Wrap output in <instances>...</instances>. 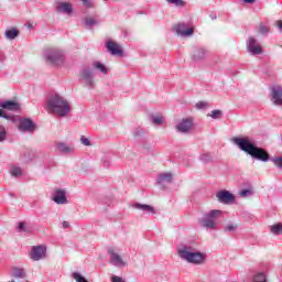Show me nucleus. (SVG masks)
Segmentation results:
<instances>
[{
	"instance_id": "nucleus-1",
	"label": "nucleus",
	"mask_w": 282,
	"mask_h": 282,
	"mask_svg": "<svg viewBox=\"0 0 282 282\" xmlns=\"http://www.w3.org/2000/svg\"><path fill=\"white\" fill-rule=\"evenodd\" d=\"M232 142L238 147V149H240V151H243V153H247L253 160H258L259 162H270V154L268 151L263 148L257 147V144L250 141L248 137H236L232 139Z\"/></svg>"
},
{
	"instance_id": "nucleus-2",
	"label": "nucleus",
	"mask_w": 282,
	"mask_h": 282,
	"mask_svg": "<svg viewBox=\"0 0 282 282\" xmlns=\"http://www.w3.org/2000/svg\"><path fill=\"white\" fill-rule=\"evenodd\" d=\"M46 109L48 113H54L59 118H67L72 111V106H69L67 98L58 93H53L46 98Z\"/></svg>"
},
{
	"instance_id": "nucleus-3",
	"label": "nucleus",
	"mask_w": 282,
	"mask_h": 282,
	"mask_svg": "<svg viewBox=\"0 0 282 282\" xmlns=\"http://www.w3.org/2000/svg\"><path fill=\"white\" fill-rule=\"evenodd\" d=\"M176 250L180 259L192 265H202L206 262V253L197 251L193 245L181 243Z\"/></svg>"
},
{
	"instance_id": "nucleus-4",
	"label": "nucleus",
	"mask_w": 282,
	"mask_h": 282,
	"mask_svg": "<svg viewBox=\"0 0 282 282\" xmlns=\"http://www.w3.org/2000/svg\"><path fill=\"white\" fill-rule=\"evenodd\" d=\"M43 56L45 63L53 67H61L65 63V51L59 48H46Z\"/></svg>"
},
{
	"instance_id": "nucleus-5",
	"label": "nucleus",
	"mask_w": 282,
	"mask_h": 282,
	"mask_svg": "<svg viewBox=\"0 0 282 282\" xmlns=\"http://www.w3.org/2000/svg\"><path fill=\"white\" fill-rule=\"evenodd\" d=\"M221 215V210L213 209L208 213H205L203 217L198 220L199 226L202 228H206L207 230H216L217 229V219Z\"/></svg>"
},
{
	"instance_id": "nucleus-6",
	"label": "nucleus",
	"mask_w": 282,
	"mask_h": 282,
	"mask_svg": "<svg viewBox=\"0 0 282 282\" xmlns=\"http://www.w3.org/2000/svg\"><path fill=\"white\" fill-rule=\"evenodd\" d=\"M79 80L88 89H94L96 87V75L94 69L90 67H83L79 72Z\"/></svg>"
},
{
	"instance_id": "nucleus-7",
	"label": "nucleus",
	"mask_w": 282,
	"mask_h": 282,
	"mask_svg": "<svg viewBox=\"0 0 282 282\" xmlns=\"http://www.w3.org/2000/svg\"><path fill=\"white\" fill-rule=\"evenodd\" d=\"M247 52L250 56H261L263 54V46H261L257 37L250 36L247 40Z\"/></svg>"
},
{
	"instance_id": "nucleus-8",
	"label": "nucleus",
	"mask_w": 282,
	"mask_h": 282,
	"mask_svg": "<svg viewBox=\"0 0 282 282\" xmlns=\"http://www.w3.org/2000/svg\"><path fill=\"white\" fill-rule=\"evenodd\" d=\"M210 52L208 48L204 46H195L192 50L191 58L193 63H202V61H206L207 56H209Z\"/></svg>"
},
{
	"instance_id": "nucleus-9",
	"label": "nucleus",
	"mask_w": 282,
	"mask_h": 282,
	"mask_svg": "<svg viewBox=\"0 0 282 282\" xmlns=\"http://www.w3.org/2000/svg\"><path fill=\"white\" fill-rule=\"evenodd\" d=\"M46 252L47 247H45V245L33 246L29 257L32 261H41V259H45Z\"/></svg>"
},
{
	"instance_id": "nucleus-10",
	"label": "nucleus",
	"mask_w": 282,
	"mask_h": 282,
	"mask_svg": "<svg viewBox=\"0 0 282 282\" xmlns=\"http://www.w3.org/2000/svg\"><path fill=\"white\" fill-rule=\"evenodd\" d=\"M216 197L219 202V204H226L228 206L235 204V200L237 199L232 193H230L228 189H223L216 194Z\"/></svg>"
},
{
	"instance_id": "nucleus-11",
	"label": "nucleus",
	"mask_w": 282,
	"mask_h": 282,
	"mask_svg": "<svg viewBox=\"0 0 282 282\" xmlns=\"http://www.w3.org/2000/svg\"><path fill=\"white\" fill-rule=\"evenodd\" d=\"M18 129L22 133H32V131L36 129V124H34V121H32V119L20 118Z\"/></svg>"
},
{
	"instance_id": "nucleus-12",
	"label": "nucleus",
	"mask_w": 282,
	"mask_h": 282,
	"mask_svg": "<svg viewBox=\"0 0 282 282\" xmlns=\"http://www.w3.org/2000/svg\"><path fill=\"white\" fill-rule=\"evenodd\" d=\"M52 202L55 204H58L59 206H63L65 204H68L67 200V192L65 189H55L51 195Z\"/></svg>"
},
{
	"instance_id": "nucleus-13",
	"label": "nucleus",
	"mask_w": 282,
	"mask_h": 282,
	"mask_svg": "<svg viewBox=\"0 0 282 282\" xmlns=\"http://www.w3.org/2000/svg\"><path fill=\"white\" fill-rule=\"evenodd\" d=\"M176 34L178 36H183L184 39H188V36H193L195 33V29L189 28L188 24L181 22L175 26Z\"/></svg>"
},
{
	"instance_id": "nucleus-14",
	"label": "nucleus",
	"mask_w": 282,
	"mask_h": 282,
	"mask_svg": "<svg viewBox=\"0 0 282 282\" xmlns=\"http://www.w3.org/2000/svg\"><path fill=\"white\" fill-rule=\"evenodd\" d=\"M175 129L178 133H191V129H193V119L192 118L183 119L175 126Z\"/></svg>"
},
{
	"instance_id": "nucleus-15",
	"label": "nucleus",
	"mask_w": 282,
	"mask_h": 282,
	"mask_svg": "<svg viewBox=\"0 0 282 282\" xmlns=\"http://www.w3.org/2000/svg\"><path fill=\"white\" fill-rule=\"evenodd\" d=\"M108 254H110L109 263L115 265V268H124V265H127V262L122 260V256H120V253H116L113 249L108 250Z\"/></svg>"
},
{
	"instance_id": "nucleus-16",
	"label": "nucleus",
	"mask_w": 282,
	"mask_h": 282,
	"mask_svg": "<svg viewBox=\"0 0 282 282\" xmlns=\"http://www.w3.org/2000/svg\"><path fill=\"white\" fill-rule=\"evenodd\" d=\"M271 102H273L276 107H282V87L273 86L271 88Z\"/></svg>"
},
{
	"instance_id": "nucleus-17",
	"label": "nucleus",
	"mask_w": 282,
	"mask_h": 282,
	"mask_svg": "<svg viewBox=\"0 0 282 282\" xmlns=\"http://www.w3.org/2000/svg\"><path fill=\"white\" fill-rule=\"evenodd\" d=\"M171 182H173V174L170 172L161 173L156 177V184L162 189L166 188V184H171Z\"/></svg>"
},
{
	"instance_id": "nucleus-18",
	"label": "nucleus",
	"mask_w": 282,
	"mask_h": 282,
	"mask_svg": "<svg viewBox=\"0 0 282 282\" xmlns=\"http://www.w3.org/2000/svg\"><path fill=\"white\" fill-rule=\"evenodd\" d=\"M56 151H58V153H62L63 155H72V153L76 151V148H74L73 144L58 142L56 143Z\"/></svg>"
},
{
	"instance_id": "nucleus-19",
	"label": "nucleus",
	"mask_w": 282,
	"mask_h": 282,
	"mask_svg": "<svg viewBox=\"0 0 282 282\" xmlns=\"http://www.w3.org/2000/svg\"><path fill=\"white\" fill-rule=\"evenodd\" d=\"M0 109H4L6 111H19L21 105L14 100H2L0 101Z\"/></svg>"
},
{
	"instance_id": "nucleus-20",
	"label": "nucleus",
	"mask_w": 282,
	"mask_h": 282,
	"mask_svg": "<svg viewBox=\"0 0 282 282\" xmlns=\"http://www.w3.org/2000/svg\"><path fill=\"white\" fill-rule=\"evenodd\" d=\"M106 48L109 53H111L112 56H122L123 54L122 48L113 41H107Z\"/></svg>"
},
{
	"instance_id": "nucleus-21",
	"label": "nucleus",
	"mask_w": 282,
	"mask_h": 282,
	"mask_svg": "<svg viewBox=\"0 0 282 282\" xmlns=\"http://www.w3.org/2000/svg\"><path fill=\"white\" fill-rule=\"evenodd\" d=\"M132 208L135 210H141V213H147V215H155V213H158L155 207L148 204L134 203L132 204Z\"/></svg>"
},
{
	"instance_id": "nucleus-22",
	"label": "nucleus",
	"mask_w": 282,
	"mask_h": 282,
	"mask_svg": "<svg viewBox=\"0 0 282 282\" xmlns=\"http://www.w3.org/2000/svg\"><path fill=\"white\" fill-rule=\"evenodd\" d=\"M11 276L15 279V281H25V279H28V272H25L23 268L14 267Z\"/></svg>"
},
{
	"instance_id": "nucleus-23",
	"label": "nucleus",
	"mask_w": 282,
	"mask_h": 282,
	"mask_svg": "<svg viewBox=\"0 0 282 282\" xmlns=\"http://www.w3.org/2000/svg\"><path fill=\"white\" fill-rule=\"evenodd\" d=\"M55 8L58 13L63 14H72L74 12V7L68 2H57Z\"/></svg>"
},
{
	"instance_id": "nucleus-24",
	"label": "nucleus",
	"mask_w": 282,
	"mask_h": 282,
	"mask_svg": "<svg viewBox=\"0 0 282 282\" xmlns=\"http://www.w3.org/2000/svg\"><path fill=\"white\" fill-rule=\"evenodd\" d=\"M4 36L9 41H14V39H17V36H19V30H17V29H9V30H7L4 32Z\"/></svg>"
},
{
	"instance_id": "nucleus-25",
	"label": "nucleus",
	"mask_w": 282,
	"mask_h": 282,
	"mask_svg": "<svg viewBox=\"0 0 282 282\" xmlns=\"http://www.w3.org/2000/svg\"><path fill=\"white\" fill-rule=\"evenodd\" d=\"M93 69H98L101 74H105V75L109 73V69H107V66H105V64L100 62H94Z\"/></svg>"
},
{
	"instance_id": "nucleus-26",
	"label": "nucleus",
	"mask_w": 282,
	"mask_h": 282,
	"mask_svg": "<svg viewBox=\"0 0 282 282\" xmlns=\"http://www.w3.org/2000/svg\"><path fill=\"white\" fill-rule=\"evenodd\" d=\"M10 173L12 177H21V175H23V170L20 166L12 165Z\"/></svg>"
},
{
	"instance_id": "nucleus-27",
	"label": "nucleus",
	"mask_w": 282,
	"mask_h": 282,
	"mask_svg": "<svg viewBox=\"0 0 282 282\" xmlns=\"http://www.w3.org/2000/svg\"><path fill=\"white\" fill-rule=\"evenodd\" d=\"M96 23H98L96 21V19H94V18H85V20H84V28H86V30H91V28H94V25H96Z\"/></svg>"
},
{
	"instance_id": "nucleus-28",
	"label": "nucleus",
	"mask_w": 282,
	"mask_h": 282,
	"mask_svg": "<svg viewBox=\"0 0 282 282\" xmlns=\"http://www.w3.org/2000/svg\"><path fill=\"white\" fill-rule=\"evenodd\" d=\"M18 231L19 232H32V227H30V225L21 221L18 224Z\"/></svg>"
},
{
	"instance_id": "nucleus-29",
	"label": "nucleus",
	"mask_w": 282,
	"mask_h": 282,
	"mask_svg": "<svg viewBox=\"0 0 282 282\" xmlns=\"http://www.w3.org/2000/svg\"><path fill=\"white\" fill-rule=\"evenodd\" d=\"M213 160V154L210 152H206L200 154L199 161L203 162V164H208Z\"/></svg>"
},
{
	"instance_id": "nucleus-30",
	"label": "nucleus",
	"mask_w": 282,
	"mask_h": 282,
	"mask_svg": "<svg viewBox=\"0 0 282 282\" xmlns=\"http://www.w3.org/2000/svg\"><path fill=\"white\" fill-rule=\"evenodd\" d=\"M253 282H268L265 273L263 272H257L253 275Z\"/></svg>"
},
{
	"instance_id": "nucleus-31",
	"label": "nucleus",
	"mask_w": 282,
	"mask_h": 282,
	"mask_svg": "<svg viewBox=\"0 0 282 282\" xmlns=\"http://www.w3.org/2000/svg\"><path fill=\"white\" fill-rule=\"evenodd\" d=\"M166 3H170L171 6H175L176 8H184L186 6V2L184 0H165Z\"/></svg>"
},
{
	"instance_id": "nucleus-32",
	"label": "nucleus",
	"mask_w": 282,
	"mask_h": 282,
	"mask_svg": "<svg viewBox=\"0 0 282 282\" xmlns=\"http://www.w3.org/2000/svg\"><path fill=\"white\" fill-rule=\"evenodd\" d=\"M0 118H4V120H11L12 122H15L17 118L14 116L8 115L3 108H0Z\"/></svg>"
},
{
	"instance_id": "nucleus-33",
	"label": "nucleus",
	"mask_w": 282,
	"mask_h": 282,
	"mask_svg": "<svg viewBox=\"0 0 282 282\" xmlns=\"http://www.w3.org/2000/svg\"><path fill=\"white\" fill-rule=\"evenodd\" d=\"M271 232L273 235H282V224H275L271 226Z\"/></svg>"
},
{
	"instance_id": "nucleus-34",
	"label": "nucleus",
	"mask_w": 282,
	"mask_h": 282,
	"mask_svg": "<svg viewBox=\"0 0 282 282\" xmlns=\"http://www.w3.org/2000/svg\"><path fill=\"white\" fill-rule=\"evenodd\" d=\"M253 194H254V193H253L252 189H250V188L242 189V191H240V192L238 193V195H239L240 197H243V198H246V197H252Z\"/></svg>"
},
{
	"instance_id": "nucleus-35",
	"label": "nucleus",
	"mask_w": 282,
	"mask_h": 282,
	"mask_svg": "<svg viewBox=\"0 0 282 282\" xmlns=\"http://www.w3.org/2000/svg\"><path fill=\"white\" fill-rule=\"evenodd\" d=\"M101 164L105 169H109L111 166V158L109 155H105L101 159Z\"/></svg>"
},
{
	"instance_id": "nucleus-36",
	"label": "nucleus",
	"mask_w": 282,
	"mask_h": 282,
	"mask_svg": "<svg viewBox=\"0 0 282 282\" xmlns=\"http://www.w3.org/2000/svg\"><path fill=\"white\" fill-rule=\"evenodd\" d=\"M258 32L262 34V36H265L268 35V32H270V29L265 24L261 23L258 28Z\"/></svg>"
},
{
	"instance_id": "nucleus-37",
	"label": "nucleus",
	"mask_w": 282,
	"mask_h": 282,
	"mask_svg": "<svg viewBox=\"0 0 282 282\" xmlns=\"http://www.w3.org/2000/svg\"><path fill=\"white\" fill-rule=\"evenodd\" d=\"M151 122L156 124L158 127H160V124H162V122H164V117H162V116H153L151 118Z\"/></svg>"
},
{
	"instance_id": "nucleus-38",
	"label": "nucleus",
	"mask_w": 282,
	"mask_h": 282,
	"mask_svg": "<svg viewBox=\"0 0 282 282\" xmlns=\"http://www.w3.org/2000/svg\"><path fill=\"white\" fill-rule=\"evenodd\" d=\"M72 276L73 279H75L76 282H89L87 281V279H85V276H83V274L78 272H73Z\"/></svg>"
},
{
	"instance_id": "nucleus-39",
	"label": "nucleus",
	"mask_w": 282,
	"mask_h": 282,
	"mask_svg": "<svg viewBox=\"0 0 282 282\" xmlns=\"http://www.w3.org/2000/svg\"><path fill=\"white\" fill-rule=\"evenodd\" d=\"M209 116L214 120H219L224 116V112H221V110H213Z\"/></svg>"
},
{
	"instance_id": "nucleus-40",
	"label": "nucleus",
	"mask_w": 282,
	"mask_h": 282,
	"mask_svg": "<svg viewBox=\"0 0 282 282\" xmlns=\"http://www.w3.org/2000/svg\"><path fill=\"white\" fill-rule=\"evenodd\" d=\"M6 138H8V132L6 131V127L0 126V142H4Z\"/></svg>"
},
{
	"instance_id": "nucleus-41",
	"label": "nucleus",
	"mask_w": 282,
	"mask_h": 282,
	"mask_svg": "<svg viewBox=\"0 0 282 282\" xmlns=\"http://www.w3.org/2000/svg\"><path fill=\"white\" fill-rule=\"evenodd\" d=\"M271 162L278 167L282 169V156L271 159Z\"/></svg>"
},
{
	"instance_id": "nucleus-42",
	"label": "nucleus",
	"mask_w": 282,
	"mask_h": 282,
	"mask_svg": "<svg viewBox=\"0 0 282 282\" xmlns=\"http://www.w3.org/2000/svg\"><path fill=\"white\" fill-rule=\"evenodd\" d=\"M195 108L198 109V110L208 109V102H206V101H198L195 105Z\"/></svg>"
},
{
	"instance_id": "nucleus-43",
	"label": "nucleus",
	"mask_w": 282,
	"mask_h": 282,
	"mask_svg": "<svg viewBox=\"0 0 282 282\" xmlns=\"http://www.w3.org/2000/svg\"><path fill=\"white\" fill-rule=\"evenodd\" d=\"M235 230H237V225L232 224L227 225L224 229L225 232H235Z\"/></svg>"
},
{
	"instance_id": "nucleus-44",
	"label": "nucleus",
	"mask_w": 282,
	"mask_h": 282,
	"mask_svg": "<svg viewBox=\"0 0 282 282\" xmlns=\"http://www.w3.org/2000/svg\"><path fill=\"white\" fill-rule=\"evenodd\" d=\"M80 142L84 144V147H91V141L89 139L85 138V135L80 137Z\"/></svg>"
},
{
	"instance_id": "nucleus-45",
	"label": "nucleus",
	"mask_w": 282,
	"mask_h": 282,
	"mask_svg": "<svg viewBox=\"0 0 282 282\" xmlns=\"http://www.w3.org/2000/svg\"><path fill=\"white\" fill-rule=\"evenodd\" d=\"M82 3L84 8H94V2H91V0H83Z\"/></svg>"
},
{
	"instance_id": "nucleus-46",
	"label": "nucleus",
	"mask_w": 282,
	"mask_h": 282,
	"mask_svg": "<svg viewBox=\"0 0 282 282\" xmlns=\"http://www.w3.org/2000/svg\"><path fill=\"white\" fill-rule=\"evenodd\" d=\"M111 282H124V280L121 276L112 275L111 276Z\"/></svg>"
},
{
	"instance_id": "nucleus-47",
	"label": "nucleus",
	"mask_w": 282,
	"mask_h": 282,
	"mask_svg": "<svg viewBox=\"0 0 282 282\" xmlns=\"http://www.w3.org/2000/svg\"><path fill=\"white\" fill-rule=\"evenodd\" d=\"M62 228H64V229L69 228V221L64 220V221L62 223Z\"/></svg>"
},
{
	"instance_id": "nucleus-48",
	"label": "nucleus",
	"mask_w": 282,
	"mask_h": 282,
	"mask_svg": "<svg viewBox=\"0 0 282 282\" xmlns=\"http://www.w3.org/2000/svg\"><path fill=\"white\" fill-rule=\"evenodd\" d=\"M276 26L280 30V32H282V21L281 20L276 22Z\"/></svg>"
},
{
	"instance_id": "nucleus-49",
	"label": "nucleus",
	"mask_w": 282,
	"mask_h": 282,
	"mask_svg": "<svg viewBox=\"0 0 282 282\" xmlns=\"http://www.w3.org/2000/svg\"><path fill=\"white\" fill-rule=\"evenodd\" d=\"M243 3H254L257 0H242Z\"/></svg>"
},
{
	"instance_id": "nucleus-50",
	"label": "nucleus",
	"mask_w": 282,
	"mask_h": 282,
	"mask_svg": "<svg viewBox=\"0 0 282 282\" xmlns=\"http://www.w3.org/2000/svg\"><path fill=\"white\" fill-rule=\"evenodd\" d=\"M142 134V131H135L134 132V135H141Z\"/></svg>"
},
{
	"instance_id": "nucleus-51",
	"label": "nucleus",
	"mask_w": 282,
	"mask_h": 282,
	"mask_svg": "<svg viewBox=\"0 0 282 282\" xmlns=\"http://www.w3.org/2000/svg\"><path fill=\"white\" fill-rule=\"evenodd\" d=\"M212 19H217V17L213 15V18H212Z\"/></svg>"
},
{
	"instance_id": "nucleus-52",
	"label": "nucleus",
	"mask_w": 282,
	"mask_h": 282,
	"mask_svg": "<svg viewBox=\"0 0 282 282\" xmlns=\"http://www.w3.org/2000/svg\"><path fill=\"white\" fill-rule=\"evenodd\" d=\"M212 19H217V17L213 15V18H212Z\"/></svg>"
}]
</instances>
